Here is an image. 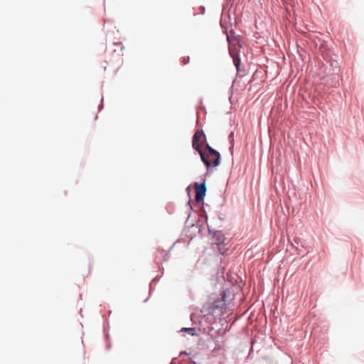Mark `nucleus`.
I'll return each mask as SVG.
<instances>
[{"label":"nucleus","mask_w":364,"mask_h":364,"mask_svg":"<svg viewBox=\"0 0 364 364\" xmlns=\"http://www.w3.org/2000/svg\"><path fill=\"white\" fill-rule=\"evenodd\" d=\"M201 160L207 167L216 166L220 164V155L219 152L213 149L209 144H206L204 150L198 151Z\"/></svg>","instance_id":"1"},{"label":"nucleus","mask_w":364,"mask_h":364,"mask_svg":"<svg viewBox=\"0 0 364 364\" xmlns=\"http://www.w3.org/2000/svg\"><path fill=\"white\" fill-rule=\"evenodd\" d=\"M205 137L204 133L202 130H198L193 135L192 146L193 148L199 151L201 150L200 146L202 145L203 139Z\"/></svg>","instance_id":"2"},{"label":"nucleus","mask_w":364,"mask_h":364,"mask_svg":"<svg viewBox=\"0 0 364 364\" xmlns=\"http://www.w3.org/2000/svg\"><path fill=\"white\" fill-rule=\"evenodd\" d=\"M227 38H228V41H229V43H231V41H230V36H228Z\"/></svg>","instance_id":"6"},{"label":"nucleus","mask_w":364,"mask_h":364,"mask_svg":"<svg viewBox=\"0 0 364 364\" xmlns=\"http://www.w3.org/2000/svg\"><path fill=\"white\" fill-rule=\"evenodd\" d=\"M229 50H230V53L231 56L232 57L233 62H234V64H235V67L237 68V70H239V66H240V60L238 58V55L237 53H235L232 50L231 48H230Z\"/></svg>","instance_id":"4"},{"label":"nucleus","mask_w":364,"mask_h":364,"mask_svg":"<svg viewBox=\"0 0 364 364\" xmlns=\"http://www.w3.org/2000/svg\"><path fill=\"white\" fill-rule=\"evenodd\" d=\"M182 331H187L191 335H193L195 333V328H183L181 329Z\"/></svg>","instance_id":"5"},{"label":"nucleus","mask_w":364,"mask_h":364,"mask_svg":"<svg viewBox=\"0 0 364 364\" xmlns=\"http://www.w3.org/2000/svg\"><path fill=\"white\" fill-rule=\"evenodd\" d=\"M194 188L196 189V200L197 202L203 200L206 192L205 181L200 184L196 183Z\"/></svg>","instance_id":"3"}]
</instances>
